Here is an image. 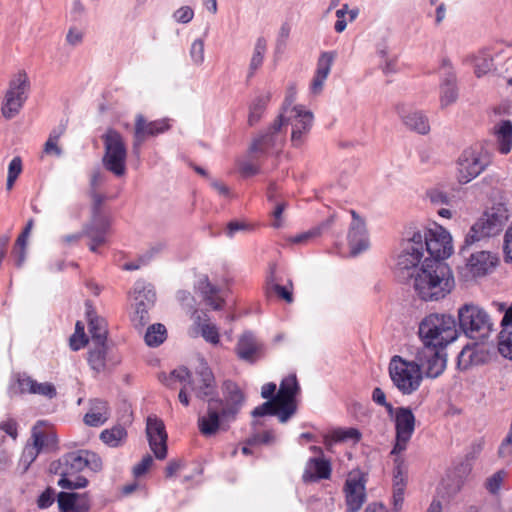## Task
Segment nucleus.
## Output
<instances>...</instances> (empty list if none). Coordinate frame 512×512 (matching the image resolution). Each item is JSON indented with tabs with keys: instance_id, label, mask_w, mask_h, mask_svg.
Wrapping results in <instances>:
<instances>
[{
	"instance_id": "1",
	"label": "nucleus",
	"mask_w": 512,
	"mask_h": 512,
	"mask_svg": "<svg viewBox=\"0 0 512 512\" xmlns=\"http://www.w3.org/2000/svg\"><path fill=\"white\" fill-rule=\"evenodd\" d=\"M422 347L417 349V359L429 364L428 374L439 376L446 367L445 349L458 338L456 319L448 313H430L418 325Z\"/></svg>"
},
{
	"instance_id": "2",
	"label": "nucleus",
	"mask_w": 512,
	"mask_h": 512,
	"mask_svg": "<svg viewBox=\"0 0 512 512\" xmlns=\"http://www.w3.org/2000/svg\"><path fill=\"white\" fill-rule=\"evenodd\" d=\"M223 393V399L209 398L206 414L198 418V429L204 437L214 436L219 430L226 431L243 406L245 397L236 383L225 381Z\"/></svg>"
},
{
	"instance_id": "3",
	"label": "nucleus",
	"mask_w": 512,
	"mask_h": 512,
	"mask_svg": "<svg viewBox=\"0 0 512 512\" xmlns=\"http://www.w3.org/2000/svg\"><path fill=\"white\" fill-rule=\"evenodd\" d=\"M413 280L415 294L425 302H437L449 295L455 281L453 274L447 264L435 261L424 260Z\"/></svg>"
},
{
	"instance_id": "4",
	"label": "nucleus",
	"mask_w": 512,
	"mask_h": 512,
	"mask_svg": "<svg viewBox=\"0 0 512 512\" xmlns=\"http://www.w3.org/2000/svg\"><path fill=\"white\" fill-rule=\"evenodd\" d=\"M86 468L93 472L101 470V458L89 450H78L63 455L55 468V473L60 475L58 485L68 490L85 488L88 480L79 473Z\"/></svg>"
},
{
	"instance_id": "5",
	"label": "nucleus",
	"mask_w": 512,
	"mask_h": 512,
	"mask_svg": "<svg viewBox=\"0 0 512 512\" xmlns=\"http://www.w3.org/2000/svg\"><path fill=\"white\" fill-rule=\"evenodd\" d=\"M429 364L422 363L417 359V353L413 361H407L401 356L395 355L389 364V374L393 384L404 395L415 392L422 381V370L426 377L436 378L428 374Z\"/></svg>"
},
{
	"instance_id": "6",
	"label": "nucleus",
	"mask_w": 512,
	"mask_h": 512,
	"mask_svg": "<svg viewBox=\"0 0 512 512\" xmlns=\"http://www.w3.org/2000/svg\"><path fill=\"white\" fill-rule=\"evenodd\" d=\"M422 238L418 232L407 230L402 241V249L397 256L396 273L402 279L412 278L424 261L425 255L421 246Z\"/></svg>"
},
{
	"instance_id": "7",
	"label": "nucleus",
	"mask_w": 512,
	"mask_h": 512,
	"mask_svg": "<svg viewBox=\"0 0 512 512\" xmlns=\"http://www.w3.org/2000/svg\"><path fill=\"white\" fill-rule=\"evenodd\" d=\"M422 238L421 246L424 252V260L440 261L447 259L453 253L452 236L441 226L434 229H416Z\"/></svg>"
},
{
	"instance_id": "8",
	"label": "nucleus",
	"mask_w": 512,
	"mask_h": 512,
	"mask_svg": "<svg viewBox=\"0 0 512 512\" xmlns=\"http://www.w3.org/2000/svg\"><path fill=\"white\" fill-rule=\"evenodd\" d=\"M278 117H283V128L291 126V144L295 148L302 147L313 126V113L302 105L289 107L285 105L282 113Z\"/></svg>"
},
{
	"instance_id": "9",
	"label": "nucleus",
	"mask_w": 512,
	"mask_h": 512,
	"mask_svg": "<svg viewBox=\"0 0 512 512\" xmlns=\"http://www.w3.org/2000/svg\"><path fill=\"white\" fill-rule=\"evenodd\" d=\"M104 155L102 163L105 169L117 177L126 173L127 148L122 135L113 128H109L102 136Z\"/></svg>"
},
{
	"instance_id": "10",
	"label": "nucleus",
	"mask_w": 512,
	"mask_h": 512,
	"mask_svg": "<svg viewBox=\"0 0 512 512\" xmlns=\"http://www.w3.org/2000/svg\"><path fill=\"white\" fill-rule=\"evenodd\" d=\"M173 379L179 382H187L190 391L194 392L196 397L206 399L215 394L216 383L211 369L202 364L192 376L188 369L181 367L171 372L169 381Z\"/></svg>"
},
{
	"instance_id": "11",
	"label": "nucleus",
	"mask_w": 512,
	"mask_h": 512,
	"mask_svg": "<svg viewBox=\"0 0 512 512\" xmlns=\"http://www.w3.org/2000/svg\"><path fill=\"white\" fill-rule=\"evenodd\" d=\"M509 215L500 191H493L482 211V237L499 234L508 221Z\"/></svg>"
},
{
	"instance_id": "12",
	"label": "nucleus",
	"mask_w": 512,
	"mask_h": 512,
	"mask_svg": "<svg viewBox=\"0 0 512 512\" xmlns=\"http://www.w3.org/2000/svg\"><path fill=\"white\" fill-rule=\"evenodd\" d=\"M480 225L474 223L465 236L464 243L460 247L459 254L464 261L461 274L466 279H473L480 275Z\"/></svg>"
},
{
	"instance_id": "13",
	"label": "nucleus",
	"mask_w": 512,
	"mask_h": 512,
	"mask_svg": "<svg viewBox=\"0 0 512 512\" xmlns=\"http://www.w3.org/2000/svg\"><path fill=\"white\" fill-rule=\"evenodd\" d=\"M286 140V129L283 128V117H277L268 129L255 138L249 148L251 154L261 157L272 151L282 149Z\"/></svg>"
},
{
	"instance_id": "14",
	"label": "nucleus",
	"mask_w": 512,
	"mask_h": 512,
	"mask_svg": "<svg viewBox=\"0 0 512 512\" xmlns=\"http://www.w3.org/2000/svg\"><path fill=\"white\" fill-rule=\"evenodd\" d=\"M29 81L25 72H19L10 81L2 103L1 112L6 119L14 118L27 100Z\"/></svg>"
},
{
	"instance_id": "15",
	"label": "nucleus",
	"mask_w": 512,
	"mask_h": 512,
	"mask_svg": "<svg viewBox=\"0 0 512 512\" xmlns=\"http://www.w3.org/2000/svg\"><path fill=\"white\" fill-rule=\"evenodd\" d=\"M395 444L391 454H400L407 449L414 431L416 418L409 407H398L395 411Z\"/></svg>"
},
{
	"instance_id": "16",
	"label": "nucleus",
	"mask_w": 512,
	"mask_h": 512,
	"mask_svg": "<svg viewBox=\"0 0 512 512\" xmlns=\"http://www.w3.org/2000/svg\"><path fill=\"white\" fill-rule=\"evenodd\" d=\"M300 391V386L296 375L291 374L283 378L275 400L282 405V420H289L297 411L296 395Z\"/></svg>"
},
{
	"instance_id": "17",
	"label": "nucleus",
	"mask_w": 512,
	"mask_h": 512,
	"mask_svg": "<svg viewBox=\"0 0 512 512\" xmlns=\"http://www.w3.org/2000/svg\"><path fill=\"white\" fill-rule=\"evenodd\" d=\"M168 119H159L148 122L145 117L138 114L135 119L134 143L133 149L136 154L139 153L140 146L148 138L157 136L169 130Z\"/></svg>"
},
{
	"instance_id": "18",
	"label": "nucleus",
	"mask_w": 512,
	"mask_h": 512,
	"mask_svg": "<svg viewBox=\"0 0 512 512\" xmlns=\"http://www.w3.org/2000/svg\"><path fill=\"white\" fill-rule=\"evenodd\" d=\"M352 222L349 227L347 240L352 256H357L366 251L370 246L369 235L364 219L356 211H350Z\"/></svg>"
},
{
	"instance_id": "19",
	"label": "nucleus",
	"mask_w": 512,
	"mask_h": 512,
	"mask_svg": "<svg viewBox=\"0 0 512 512\" xmlns=\"http://www.w3.org/2000/svg\"><path fill=\"white\" fill-rule=\"evenodd\" d=\"M365 478L360 473H351L346 479L344 493L347 512H358L366 500Z\"/></svg>"
},
{
	"instance_id": "20",
	"label": "nucleus",
	"mask_w": 512,
	"mask_h": 512,
	"mask_svg": "<svg viewBox=\"0 0 512 512\" xmlns=\"http://www.w3.org/2000/svg\"><path fill=\"white\" fill-rule=\"evenodd\" d=\"M146 434L150 449L157 459L163 460L167 456V433L162 420L157 417L147 418Z\"/></svg>"
},
{
	"instance_id": "21",
	"label": "nucleus",
	"mask_w": 512,
	"mask_h": 512,
	"mask_svg": "<svg viewBox=\"0 0 512 512\" xmlns=\"http://www.w3.org/2000/svg\"><path fill=\"white\" fill-rule=\"evenodd\" d=\"M457 179L459 183L466 184L480 174V153L469 148L462 152L458 159Z\"/></svg>"
},
{
	"instance_id": "22",
	"label": "nucleus",
	"mask_w": 512,
	"mask_h": 512,
	"mask_svg": "<svg viewBox=\"0 0 512 512\" xmlns=\"http://www.w3.org/2000/svg\"><path fill=\"white\" fill-rule=\"evenodd\" d=\"M442 77L440 82V107L442 109L456 102L458 89L456 76L452 71L450 63L444 60L441 67Z\"/></svg>"
},
{
	"instance_id": "23",
	"label": "nucleus",
	"mask_w": 512,
	"mask_h": 512,
	"mask_svg": "<svg viewBox=\"0 0 512 512\" xmlns=\"http://www.w3.org/2000/svg\"><path fill=\"white\" fill-rule=\"evenodd\" d=\"M263 345L252 332L243 333L235 346V353L239 359L255 363L261 356Z\"/></svg>"
},
{
	"instance_id": "24",
	"label": "nucleus",
	"mask_w": 512,
	"mask_h": 512,
	"mask_svg": "<svg viewBox=\"0 0 512 512\" xmlns=\"http://www.w3.org/2000/svg\"><path fill=\"white\" fill-rule=\"evenodd\" d=\"M57 501L60 512H89L91 509L87 493L60 492Z\"/></svg>"
},
{
	"instance_id": "25",
	"label": "nucleus",
	"mask_w": 512,
	"mask_h": 512,
	"mask_svg": "<svg viewBox=\"0 0 512 512\" xmlns=\"http://www.w3.org/2000/svg\"><path fill=\"white\" fill-rule=\"evenodd\" d=\"M459 327L463 333L473 338L480 331V307L474 304H464L458 309Z\"/></svg>"
},
{
	"instance_id": "26",
	"label": "nucleus",
	"mask_w": 512,
	"mask_h": 512,
	"mask_svg": "<svg viewBox=\"0 0 512 512\" xmlns=\"http://www.w3.org/2000/svg\"><path fill=\"white\" fill-rule=\"evenodd\" d=\"M331 463L323 457L310 458L305 465L302 480L305 483L317 482L331 477Z\"/></svg>"
},
{
	"instance_id": "27",
	"label": "nucleus",
	"mask_w": 512,
	"mask_h": 512,
	"mask_svg": "<svg viewBox=\"0 0 512 512\" xmlns=\"http://www.w3.org/2000/svg\"><path fill=\"white\" fill-rule=\"evenodd\" d=\"M86 306L88 330L92 344H106L108 330L105 319L97 316L91 305L87 303Z\"/></svg>"
},
{
	"instance_id": "28",
	"label": "nucleus",
	"mask_w": 512,
	"mask_h": 512,
	"mask_svg": "<svg viewBox=\"0 0 512 512\" xmlns=\"http://www.w3.org/2000/svg\"><path fill=\"white\" fill-rule=\"evenodd\" d=\"M403 124L411 131L421 135H426L430 131L429 119L422 111H399Z\"/></svg>"
},
{
	"instance_id": "29",
	"label": "nucleus",
	"mask_w": 512,
	"mask_h": 512,
	"mask_svg": "<svg viewBox=\"0 0 512 512\" xmlns=\"http://www.w3.org/2000/svg\"><path fill=\"white\" fill-rule=\"evenodd\" d=\"M110 418L107 402L99 399L92 400L89 411L84 416V423L91 427H99Z\"/></svg>"
},
{
	"instance_id": "30",
	"label": "nucleus",
	"mask_w": 512,
	"mask_h": 512,
	"mask_svg": "<svg viewBox=\"0 0 512 512\" xmlns=\"http://www.w3.org/2000/svg\"><path fill=\"white\" fill-rule=\"evenodd\" d=\"M133 307H153L156 300L154 287L143 280L135 282L133 287Z\"/></svg>"
},
{
	"instance_id": "31",
	"label": "nucleus",
	"mask_w": 512,
	"mask_h": 512,
	"mask_svg": "<svg viewBox=\"0 0 512 512\" xmlns=\"http://www.w3.org/2000/svg\"><path fill=\"white\" fill-rule=\"evenodd\" d=\"M109 229V222L103 217H93L91 224L83 229V236H87L97 244H104Z\"/></svg>"
},
{
	"instance_id": "32",
	"label": "nucleus",
	"mask_w": 512,
	"mask_h": 512,
	"mask_svg": "<svg viewBox=\"0 0 512 512\" xmlns=\"http://www.w3.org/2000/svg\"><path fill=\"white\" fill-rule=\"evenodd\" d=\"M480 363V346L478 342H472L463 347L458 355L457 365L462 370H467Z\"/></svg>"
},
{
	"instance_id": "33",
	"label": "nucleus",
	"mask_w": 512,
	"mask_h": 512,
	"mask_svg": "<svg viewBox=\"0 0 512 512\" xmlns=\"http://www.w3.org/2000/svg\"><path fill=\"white\" fill-rule=\"evenodd\" d=\"M361 439V433L357 428H338L324 437V444L329 449L338 442L352 441L354 443Z\"/></svg>"
},
{
	"instance_id": "34",
	"label": "nucleus",
	"mask_w": 512,
	"mask_h": 512,
	"mask_svg": "<svg viewBox=\"0 0 512 512\" xmlns=\"http://www.w3.org/2000/svg\"><path fill=\"white\" fill-rule=\"evenodd\" d=\"M495 135L498 142L499 151L502 154H508L512 148V124L510 121H501L495 127Z\"/></svg>"
},
{
	"instance_id": "35",
	"label": "nucleus",
	"mask_w": 512,
	"mask_h": 512,
	"mask_svg": "<svg viewBox=\"0 0 512 512\" xmlns=\"http://www.w3.org/2000/svg\"><path fill=\"white\" fill-rule=\"evenodd\" d=\"M127 438V431L121 425H115L110 429H105L100 433V439L109 447L115 448L122 446Z\"/></svg>"
},
{
	"instance_id": "36",
	"label": "nucleus",
	"mask_w": 512,
	"mask_h": 512,
	"mask_svg": "<svg viewBox=\"0 0 512 512\" xmlns=\"http://www.w3.org/2000/svg\"><path fill=\"white\" fill-rule=\"evenodd\" d=\"M270 97V93H265L260 94L253 99L249 107L248 123L250 126L259 122L270 101Z\"/></svg>"
},
{
	"instance_id": "37",
	"label": "nucleus",
	"mask_w": 512,
	"mask_h": 512,
	"mask_svg": "<svg viewBox=\"0 0 512 512\" xmlns=\"http://www.w3.org/2000/svg\"><path fill=\"white\" fill-rule=\"evenodd\" d=\"M200 289L205 302L214 310L222 308L224 300L218 295L219 289L211 284L207 277L200 282Z\"/></svg>"
},
{
	"instance_id": "38",
	"label": "nucleus",
	"mask_w": 512,
	"mask_h": 512,
	"mask_svg": "<svg viewBox=\"0 0 512 512\" xmlns=\"http://www.w3.org/2000/svg\"><path fill=\"white\" fill-rule=\"evenodd\" d=\"M94 348L90 349L88 363L90 367L97 373L104 371L106 367V344H93Z\"/></svg>"
},
{
	"instance_id": "39",
	"label": "nucleus",
	"mask_w": 512,
	"mask_h": 512,
	"mask_svg": "<svg viewBox=\"0 0 512 512\" xmlns=\"http://www.w3.org/2000/svg\"><path fill=\"white\" fill-rule=\"evenodd\" d=\"M32 442L30 443L38 452L48 450L56 445V436L52 433H46L38 430L35 426L32 430Z\"/></svg>"
},
{
	"instance_id": "40",
	"label": "nucleus",
	"mask_w": 512,
	"mask_h": 512,
	"mask_svg": "<svg viewBox=\"0 0 512 512\" xmlns=\"http://www.w3.org/2000/svg\"><path fill=\"white\" fill-rule=\"evenodd\" d=\"M267 400L268 401L253 409L251 412L252 417L258 418L266 415L277 416L281 423H286L288 420H282V405H279L275 399Z\"/></svg>"
},
{
	"instance_id": "41",
	"label": "nucleus",
	"mask_w": 512,
	"mask_h": 512,
	"mask_svg": "<svg viewBox=\"0 0 512 512\" xmlns=\"http://www.w3.org/2000/svg\"><path fill=\"white\" fill-rule=\"evenodd\" d=\"M266 50L267 42L265 38L259 37L255 43L254 51L250 60L248 78L253 77L255 72L262 66Z\"/></svg>"
},
{
	"instance_id": "42",
	"label": "nucleus",
	"mask_w": 512,
	"mask_h": 512,
	"mask_svg": "<svg viewBox=\"0 0 512 512\" xmlns=\"http://www.w3.org/2000/svg\"><path fill=\"white\" fill-rule=\"evenodd\" d=\"M167 337V330L163 324H152L147 328L144 336L145 343L149 347H157L161 345Z\"/></svg>"
},
{
	"instance_id": "43",
	"label": "nucleus",
	"mask_w": 512,
	"mask_h": 512,
	"mask_svg": "<svg viewBox=\"0 0 512 512\" xmlns=\"http://www.w3.org/2000/svg\"><path fill=\"white\" fill-rule=\"evenodd\" d=\"M334 223V217H329L325 222L320 224L318 227H315L307 232L301 233L293 238L294 243H304L307 242L311 238H315L319 236L324 229L329 228Z\"/></svg>"
},
{
	"instance_id": "44",
	"label": "nucleus",
	"mask_w": 512,
	"mask_h": 512,
	"mask_svg": "<svg viewBox=\"0 0 512 512\" xmlns=\"http://www.w3.org/2000/svg\"><path fill=\"white\" fill-rule=\"evenodd\" d=\"M498 351L503 357L512 360V328L509 331L501 330Z\"/></svg>"
},
{
	"instance_id": "45",
	"label": "nucleus",
	"mask_w": 512,
	"mask_h": 512,
	"mask_svg": "<svg viewBox=\"0 0 512 512\" xmlns=\"http://www.w3.org/2000/svg\"><path fill=\"white\" fill-rule=\"evenodd\" d=\"M335 52H323L318 58L315 73L323 75L328 78L333 62L335 60Z\"/></svg>"
},
{
	"instance_id": "46",
	"label": "nucleus",
	"mask_w": 512,
	"mask_h": 512,
	"mask_svg": "<svg viewBox=\"0 0 512 512\" xmlns=\"http://www.w3.org/2000/svg\"><path fill=\"white\" fill-rule=\"evenodd\" d=\"M85 335L84 324L80 321L76 322L75 333L70 338V347L73 351H78L88 343Z\"/></svg>"
},
{
	"instance_id": "47",
	"label": "nucleus",
	"mask_w": 512,
	"mask_h": 512,
	"mask_svg": "<svg viewBox=\"0 0 512 512\" xmlns=\"http://www.w3.org/2000/svg\"><path fill=\"white\" fill-rule=\"evenodd\" d=\"M506 477L507 471L504 469L493 473L486 479L485 487L487 491L493 495L497 494Z\"/></svg>"
},
{
	"instance_id": "48",
	"label": "nucleus",
	"mask_w": 512,
	"mask_h": 512,
	"mask_svg": "<svg viewBox=\"0 0 512 512\" xmlns=\"http://www.w3.org/2000/svg\"><path fill=\"white\" fill-rule=\"evenodd\" d=\"M22 172V160L19 156L14 157L8 166V175H7V182H6V188L7 190H11L14 186V183L18 176Z\"/></svg>"
},
{
	"instance_id": "49",
	"label": "nucleus",
	"mask_w": 512,
	"mask_h": 512,
	"mask_svg": "<svg viewBox=\"0 0 512 512\" xmlns=\"http://www.w3.org/2000/svg\"><path fill=\"white\" fill-rule=\"evenodd\" d=\"M152 307H134L131 321L136 329L144 328L150 321L148 311Z\"/></svg>"
},
{
	"instance_id": "50",
	"label": "nucleus",
	"mask_w": 512,
	"mask_h": 512,
	"mask_svg": "<svg viewBox=\"0 0 512 512\" xmlns=\"http://www.w3.org/2000/svg\"><path fill=\"white\" fill-rule=\"evenodd\" d=\"M38 455L39 452L37 448H34L30 443H27V445L24 447V450L19 461V466L22 467L23 473H25L28 470V468L35 461Z\"/></svg>"
},
{
	"instance_id": "51",
	"label": "nucleus",
	"mask_w": 512,
	"mask_h": 512,
	"mask_svg": "<svg viewBox=\"0 0 512 512\" xmlns=\"http://www.w3.org/2000/svg\"><path fill=\"white\" fill-rule=\"evenodd\" d=\"M190 57L194 64L201 65L204 62V41L196 39L191 44Z\"/></svg>"
},
{
	"instance_id": "52",
	"label": "nucleus",
	"mask_w": 512,
	"mask_h": 512,
	"mask_svg": "<svg viewBox=\"0 0 512 512\" xmlns=\"http://www.w3.org/2000/svg\"><path fill=\"white\" fill-rule=\"evenodd\" d=\"M497 254L482 251V274L492 272L499 264Z\"/></svg>"
},
{
	"instance_id": "53",
	"label": "nucleus",
	"mask_w": 512,
	"mask_h": 512,
	"mask_svg": "<svg viewBox=\"0 0 512 512\" xmlns=\"http://www.w3.org/2000/svg\"><path fill=\"white\" fill-rule=\"evenodd\" d=\"M31 394H39L42 396H45L49 399H52L56 396V388L52 383L44 382V383H38L35 380V385L33 389L31 390Z\"/></svg>"
},
{
	"instance_id": "54",
	"label": "nucleus",
	"mask_w": 512,
	"mask_h": 512,
	"mask_svg": "<svg viewBox=\"0 0 512 512\" xmlns=\"http://www.w3.org/2000/svg\"><path fill=\"white\" fill-rule=\"evenodd\" d=\"M55 501V490L52 487H47L38 497L37 506L40 509H47Z\"/></svg>"
},
{
	"instance_id": "55",
	"label": "nucleus",
	"mask_w": 512,
	"mask_h": 512,
	"mask_svg": "<svg viewBox=\"0 0 512 512\" xmlns=\"http://www.w3.org/2000/svg\"><path fill=\"white\" fill-rule=\"evenodd\" d=\"M393 478V489H396L401 485V490H404L406 486V474L403 470V461L396 459Z\"/></svg>"
},
{
	"instance_id": "56",
	"label": "nucleus",
	"mask_w": 512,
	"mask_h": 512,
	"mask_svg": "<svg viewBox=\"0 0 512 512\" xmlns=\"http://www.w3.org/2000/svg\"><path fill=\"white\" fill-rule=\"evenodd\" d=\"M194 17V11L190 6H182L173 13V19L177 23L187 24Z\"/></svg>"
},
{
	"instance_id": "57",
	"label": "nucleus",
	"mask_w": 512,
	"mask_h": 512,
	"mask_svg": "<svg viewBox=\"0 0 512 512\" xmlns=\"http://www.w3.org/2000/svg\"><path fill=\"white\" fill-rule=\"evenodd\" d=\"M201 333L206 341L212 344H217L219 342V333L216 326L203 324L201 326Z\"/></svg>"
},
{
	"instance_id": "58",
	"label": "nucleus",
	"mask_w": 512,
	"mask_h": 512,
	"mask_svg": "<svg viewBox=\"0 0 512 512\" xmlns=\"http://www.w3.org/2000/svg\"><path fill=\"white\" fill-rule=\"evenodd\" d=\"M16 382L20 393H30L35 385V380L26 374H18Z\"/></svg>"
},
{
	"instance_id": "59",
	"label": "nucleus",
	"mask_w": 512,
	"mask_h": 512,
	"mask_svg": "<svg viewBox=\"0 0 512 512\" xmlns=\"http://www.w3.org/2000/svg\"><path fill=\"white\" fill-rule=\"evenodd\" d=\"M251 229V226L245 222H240V221H230L228 224H227V227H226V235L229 237V238H233L234 235L237 233V232H240V231H249Z\"/></svg>"
},
{
	"instance_id": "60",
	"label": "nucleus",
	"mask_w": 512,
	"mask_h": 512,
	"mask_svg": "<svg viewBox=\"0 0 512 512\" xmlns=\"http://www.w3.org/2000/svg\"><path fill=\"white\" fill-rule=\"evenodd\" d=\"M504 259L507 263H512V228L509 227L504 236Z\"/></svg>"
},
{
	"instance_id": "61",
	"label": "nucleus",
	"mask_w": 512,
	"mask_h": 512,
	"mask_svg": "<svg viewBox=\"0 0 512 512\" xmlns=\"http://www.w3.org/2000/svg\"><path fill=\"white\" fill-rule=\"evenodd\" d=\"M153 463V458L150 455H146L142 460L135 465L133 472L136 477L145 474Z\"/></svg>"
},
{
	"instance_id": "62",
	"label": "nucleus",
	"mask_w": 512,
	"mask_h": 512,
	"mask_svg": "<svg viewBox=\"0 0 512 512\" xmlns=\"http://www.w3.org/2000/svg\"><path fill=\"white\" fill-rule=\"evenodd\" d=\"M326 79H327V77L315 73L313 76V79L310 83L311 93L314 95L320 94L323 90Z\"/></svg>"
},
{
	"instance_id": "63",
	"label": "nucleus",
	"mask_w": 512,
	"mask_h": 512,
	"mask_svg": "<svg viewBox=\"0 0 512 512\" xmlns=\"http://www.w3.org/2000/svg\"><path fill=\"white\" fill-rule=\"evenodd\" d=\"M428 197L430 201L434 204H448L449 198L448 195L438 189H433L428 192Z\"/></svg>"
},
{
	"instance_id": "64",
	"label": "nucleus",
	"mask_w": 512,
	"mask_h": 512,
	"mask_svg": "<svg viewBox=\"0 0 512 512\" xmlns=\"http://www.w3.org/2000/svg\"><path fill=\"white\" fill-rule=\"evenodd\" d=\"M44 152L48 155L60 157L62 155V149L58 146V140L48 137L44 144Z\"/></svg>"
}]
</instances>
